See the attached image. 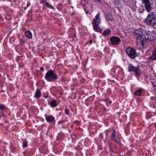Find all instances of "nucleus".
I'll list each match as a JSON object with an SVG mask.
<instances>
[{"mask_svg": "<svg viewBox=\"0 0 156 156\" xmlns=\"http://www.w3.org/2000/svg\"><path fill=\"white\" fill-rule=\"evenodd\" d=\"M134 38L136 39V43L137 48L139 49L143 48L144 41H153L155 39L154 37L151 34L142 29L136 30L133 33Z\"/></svg>", "mask_w": 156, "mask_h": 156, "instance_id": "obj_1", "label": "nucleus"}, {"mask_svg": "<svg viewBox=\"0 0 156 156\" xmlns=\"http://www.w3.org/2000/svg\"><path fill=\"white\" fill-rule=\"evenodd\" d=\"M101 22L100 18V13L98 12L93 20L92 23L93 24V27L94 30L101 33L102 30L98 27L99 25Z\"/></svg>", "mask_w": 156, "mask_h": 156, "instance_id": "obj_2", "label": "nucleus"}, {"mask_svg": "<svg viewBox=\"0 0 156 156\" xmlns=\"http://www.w3.org/2000/svg\"><path fill=\"white\" fill-rule=\"evenodd\" d=\"M45 79L48 82H53L58 79V76L54 71L52 70L48 71L46 73Z\"/></svg>", "mask_w": 156, "mask_h": 156, "instance_id": "obj_3", "label": "nucleus"}, {"mask_svg": "<svg viewBox=\"0 0 156 156\" xmlns=\"http://www.w3.org/2000/svg\"><path fill=\"white\" fill-rule=\"evenodd\" d=\"M145 22L148 25L154 26L156 25V19L153 13L148 14L146 19Z\"/></svg>", "mask_w": 156, "mask_h": 156, "instance_id": "obj_4", "label": "nucleus"}, {"mask_svg": "<svg viewBox=\"0 0 156 156\" xmlns=\"http://www.w3.org/2000/svg\"><path fill=\"white\" fill-rule=\"evenodd\" d=\"M126 53L130 58L132 59L134 58L137 55L135 49L130 47L126 49Z\"/></svg>", "mask_w": 156, "mask_h": 156, "instance_id": "obj_5", "label": "nucleus"}, {"mask_svg": "<svg viewBox=\"0 0 156 156\" xmlns=\"http://www.w3.org/2000/svg\"><path fill=\"white\" fill-rule=\"evenodd\" d=\"M128 70L129 72L134 73L136 75L138 76L140 74L139 68L138 67H135L131 64H129Z\"/></svg>", "mask_w": 156, "mask_h": 156, "instance_id": "obj_6", "label": "nucleus"}, {"mask_svg": "<svg viewBox=\"0 0 156 156\" xmlns=\"http://www.w3.org/2000/svg\"><path fill=\"white\" fill-rule=\"evenodd\" d=\"M142 1L147 11L148 12H151L152 9V4L150 2L149 0H142Z\"/></svg>", "mask_w": 156, "mask_h": 156, "instance_id": "obj_7", "label": "nucleus"}, {"mask_svg": "<svg viewBox=\"0 0 156 156\" xmlns=\"http://www.w3.org/2000/svg\"><path fill=\"white\" fill-rule=\"evenodd\" d=\"M110 40L112 44L113 45L118 44L121 41L120 38L116 36L112 37L110 38Z\"/></svg>", "mask_w": 156, "mask_h": 156, "instance_id": "obj_8", "label": "nucleus"}, {"mask_svg": "<svg viewBox=\"0 0 156 156\" xmlns=\"http://www.w3.org/2000/svg\"><path fill=\"white\" fill-rule=\"evenodd\" d=\"M45 119L49 122H55V117L51 115H45Z\"/></svg>", "mask_w": 156, "mask_h": 156, "instance_id": "obj_9", "label": "nucleus"}, {"mask_svg": "<svg viewBox=\"0 0 156 156\" xmlns=\"http://www.w3.org/2000/svg\"><path fill=\"white\" fill-rule=\"evenodd\" d=\"M116 131L115 130H113L111 133V139L115 141V142L117 143L118 142V138L116 136Z\"/></svg>", "mask_w": 156, "mask_h": 156, "instance_id": "obj_10", "label": "nucleus"}, {"mask_svg": "<svg viewBox=\"0 0 156 156\" xmlns=\"http://www.w3.org/2000/svg\"><path fill=\"white\" fill-rule=\"evenodd\" d=\"M26 36L29 39H31L32 37V34L30 30H27L25 33Z\"/></svg>", "mask_w": 156, "mask_h": 156, "instance_id": "obj_11", "label": "nucleus"}, {"mask_svg": "<svg viewBox=\"0 0 156 156\" xmlns=\"http://www.w3.org/2000/svg\"><path fill=\"white\" fill-rule=\"evenodd\" d=\"M41 96V92L40 90L37 89L35 92V97L37 98H39Z\"/></svg>", "mask_w": 156, "mask_h": 156, "instance_id": "obj_12", "label": "nucleus"}, {"mask_svg": "<svg viewBox=\"0 0 156 156\" xmlns=\"http://www.w3.org/2000/svg\"><path fill=\"white\" fill-rule=\"evenodd\" d=\"M111 31L108 29L105 30L103 32V34L105 36L109 35Z\"/></svg>", "mask_w": 156, "mask_h": 156, "instance_id": "obj_13", "label": "nucleus"}, {"mask_svg": "<svg viewBox=\"0 0 156 156\" xmlns=\"http://www.w3.org/2000/svg\"><path fill=\"white\" fill-rule=\"evenodd\" d=\"M142 90V88L139 89L135 91L134 94L136 95L140 96Z\"/></svg>", "mask_w": 156, "mask_h": 156, "instance_id": "obj_14", "label": "nucleus"}, {"mask_svg": "<svg viewBox=\"0 0 156 156\" xmlns=\"http://www.w3.org/2000/svg\"><path fill=\"white\" fill-rule=\"evenodd\" d=\"M57 105V103L55 100H53L51 101V106L52 107H56Z\"/></svg>", "mask_w": 156, "mask_h": 156, "instance_id": "obj_15", "label": "nucleus"}, {"mask_svg": "<svg viewBox=\"0 0 156 156\" xmlns=\"http://www.w3.org/2000/svg\"><path fill=\"white\" fill-rule=\"evenodd\" d=\"M151 58L153 60H156V49H155L153 50Z\"/></svg>", "mask_w": 156, "mask_h": 156, "instance_id": "obj_16", "label": "nucleus"}, {"mask_svg": "<svg viewBox=\"0 0 156 156\" xmlns=\"http://www.w3.org/2000/svg\"><path fill=\"white\" fill-rule=\"evenodd\" d=\"M44 5L45 6L48 7V8H50L51 9H54V7L51 5L49 4L47 2H44Z\"/></svg>", "mask_w": 156, "mask_h": 156, "instance_id": "obj_17", "label": "nucleus"}, {"mask_svg": "<svg viewBox=\"0 0 156 156\" xmlns=\"http://www.w3.org/2000/svg\"><path fill=\"white\" fill-rule=\"evenodd\" d=\"M6 108V106L3 104L0 103V110L3 111Z\"/></svg>", "mask_w": 156, "mask_h": 156, "instance_id": "obj_18", "label": "nucleus"}, {"mask_svg": "<svg viewBox=\"0 0 156 156\" xmlns=\"http://www.w3.org/2000/svg\"><path fill=\"white\" fill-rule=\"evenodd\" d=\"M23 147H26L27 146V142L24 141L23 143Z\"/></svg>", "mask_w": 156, "mask_h": 156, "instance_id": "obj_19", "label": "nucleus"}, {"mask_svg": "<svg viewBox=\"0 0 156 156\" xmlns=\"http://www.w3.org/2000/svg\"><path fill=\"white\" fill-rule=\"evenodd\" d=\"M65 113L67 115H69V111L68 109H66L65 110Z\"/></svg>", "mask_w": 156, "mask_h": 156, "instance_id": "obj_20", "label": "nucleus"}, {"mask_svg": "<svg viewBox=\"0 0 156 156\" xmlns=\"http://www.w3.org/2000/svg\"><path fill=\"white\" fill-rule=\"evenodd\" d=\"M40 70L42 71L43 72L44 71V69L43 67H41L40 68Z\"/></svg>", "mask_w": 156, "mask_h": 156, "instance_id": "obj_21", "label": "nucleus"}, {"mask_svg": "<svg viewBox=\"0 0 156 156\" xmlns=\"http://www.w3.org/2000/svg\"><path fill=\"white\" fill-rule=\"evenodd\" d=\"M44 97L45 98H47L48 97V95H45L44 96Z\"/></svg>", "mask_w": 156, "mask_h": 156, "instance_id": "obj_22", "label": "nucleus"}, {"mask_svg": "<svg viewBox=\"0 0 156 156\" xmlns=\"http://www.w3.org/2000/svg\"><path fill=\"white\" fill-rule=\"evenodd\" d=\"M20 43H22V44L23 43V41L22 40H20Z\"/></svg>", "mask_w": 156, "mask_h": 156, "instance_id": "obj_23", "label": "nucleus"}, {"mask_svg": "<svg viewBox=\"0 0 156 156\" xmlns=\"http://www.w3.org/2000/svg\"><path fill=\"white\" fill-rule=\"evenodd\" d=\"M152 84L153 85V87H155V85L152 82Z\"/></svg>", "mask_w": 156, "mask_h": 156, "instance_id": "obj_24", "label": "nucleus"}, {"mask_svg": "<svg viewBox=\"0 0 156 156\" xmlns=\"http://www.w3.org/2000/svg\"><path fill=\"white\" fill-rule=\"evenodd\" d=\"M90 43V44H92V40H90V42H89Z\"/></svg>", "mask_w": 156, "mask_h": 156, "instance_id": "obj_25", "label": "nucleus"}, {"mask_svg": "<svg viewBox=\"0 0 156 156\" xmlns=\"http://www.w3.org/2000/svg\"><path fill=\"white\" fill-rule=\"evenodd\" d=\"M112 103V102L111 101H109V103L111 104Z\"/></svg>", "mask_w": 156, "mask_h": 156, "instance_id": "obj_26", "label": "nucleus"}]
</instances>
